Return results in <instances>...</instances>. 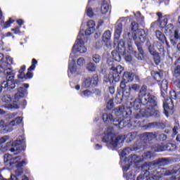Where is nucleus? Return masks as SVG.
Returning <instances> with one entry per match:
<instances>
[{"label": "nucleus", "instance_id": "1", "mask_svg": "<svg viewBox=\"0 0 180 180\" xmlns=\"http://www.w3.org/2000/svg\"><path fill=\"white\" fill-rule=\"evenodd\" d=\"M4 158L6 167L8 168V169H14V168H16L17 169L15 170V175L11 174L8 179H4V176L0 175V180H19L18 176H20L23 174L25 167V165H27V161L22 160L21 162H19L18 160H21L22 156L13 157L11 154H5Z\"/></svg>", "mask_w": 180, "mask_h": 180}, {"label": "nucleus", "instance_id": "2", "mask_svg": "<svg viewBox=\"0 0 180 180\" xmlns=\"http://www.w3.org/2000/svg\"><path fill=\"white\" fill-rule=\"evenodd\" d=\"M136 118V114L134 115V119H129L128 124V129L131 130H134L135 129H143V130H148V129H156L157 130H164L167 127V123L161 122H149L144 124V120L139 121Z\"/></svg>", "mask_w": 180, "mask_h": 180}, {"label": "nucleus", "instance_id": "3", "mask_svg": "<svg viewBox=\"0 0 180 180\" xmlns=\"http://www.w3.org/2000/svg\"><path fill=\"white\" fill-rule=\"evenodd\" d=\"M22 86H20L18 89V92L14 96V101L13 102L17 103L18 104H9L8 108L9 109H25L26 105H27V101L26 100L19 101L22 99V98H25V95H27V88H29V84L24 83Z\"/></svg>", "mask_w": 180, "mask_h": 180}, {"label": "nucleus", "instance_id": "4", "mask_svg": "<svg viewBox=\"0 0 180 180\" xmlns=\"http://www.w3.org/2000/svg\"><path fill=\"white\" fill-rule=\"evenodd\" d=\"M128 83L129 82H126L124 80L120 82V88H121L122 90L117 89L115 96V103H117V105L122 103V102L127 103V102L131 99L130 98V91H129V90L127 91V86H126V84Z\"/></svg>", "mask_w": 180, "mask_h": 180}, {"label": "nucleus", "instance_id": "5", "mask_svg": "<svg viewBox=\"0 0 180 180\" xmlns=\"http://www.w3.org/2000/svg\"><path fill=\"white\" fill-rule=\"evenodd\" d=\"M124 71V68L120 65L117 66L112 65L110 68L108 77H104V82H110V84H113V82H119V81H120V75L123 74Z\"/></svg>", "mask_w": 180, "mask_h": 180}, {"label": "nucleus", "instance_id": "6", "mask_svg": "<svg viewBox=\"0 0 180 180\" xmlns=\"http://www.w3.org/2000/svg\"><path fill=\"white\" fill-rule=\"evenodd\" d=\"M151 116H154V117H160L161 116V112L158 110V101L156 98V104L153 106H148L146 108H142L141 110V115H136V119H141V117H151Z\"/></svg>", "mask_w": 180, "mask_h": 180}, {"label": "nucleus", "instance_id": "7", "mask_svg": "<svg viewBox=\"0 0 180 180\" xmlns=\"http://www.w3.org/2000/svg\"><path fill=\"white\" fill-rule=\"evenodd\" d=\"M138 98L142 99L143 103H150L155 105L157 103V96L147 92V85L143 84L139 91Z\"/></svg>", "mask_w": 180, "mask_h": 180}, {"label": "nucleus", "instance_id": "8", "mask_svg": "<svg viewBox=\"0 0 180 180\" xmlns=\"http://www.w3.org/2000/svg\"><path fill=\"white\" fill-rule=\"evenodd\" d=\"M135 41V44L138 49L139 53L137 51L133 50V46H129V50L131 51L132 54H134V57L137 58V60H143L144 57V51L143 50V44L144 41H146V38H144L143 35H140L139 38L134 39Z\"/></svg>", "mask_w": 180, "mask_h": 180}, {"label": "nucleus", "instance_id": "9", "mask_svg": "<svg viewBox=\"0 0 180 180\" xmlns=\"http://www.w3.org/2000/svg\"><path fill=\"white\" fill-rule=\"evenodd\" d=\"M110 128H108L106 132H104V136H103V143H110L112 147H119L120 146L121 137L120 136H116L113 134Z\"/></svg>", "mask_w": 180, "mask_h": 180}, {"label": "nucleus", "instance_id": "10", "mask_svg": "<svg viewBox=\"0 0 180 180\" xmlns=\"http://www.w3.org/2000/svg\"><path fill=\"white\" fill-rule=\"evenodd\" d=\"M22 144H23V141L22 140H15L14 141L7 142L4 148L5 150L1 151L2 153H5V151H11V153L16 152L15 154H18L25 150V147H23Z\"/></svg>", "mask_w": 180, "mask_h": 180}, {"label": "nucleus", "instance_id": "11", "mask_svg": "<svg viewBox=\"0 0 180 180\" xmlns=\"http://www.w3.org/2000/svg\"><path fill=\"white\" fill-rule=\"evenodd\" d=\"M115 116L117 119H129L131 116V108L120 105L114 110Z\"/></svg>", "mask_w": 180, "mask_h": 180}, {"label": "nucleus", "instance_id": "12", "mask_svg": "<svg viewBox=\"0 0 180 180\" xmlns=\"http://www.w3.org/2000/svg\"><path fill=\"white\" fill-rule=\"evenodd\" d=\"M150 150L152 151H157L158 153H161L162 151H175L176 150V145L174 143H156L150 146Z\"/></svg>", "mask_w": 180, "mask_h": 180}, {"label": "nucleus", "instance_id": "13", "mask_svg": "<svg viewBox=\"0 0 180 180\" xmlns=\"http://www.w3.org/2000/svg\"><path fill=\"white\" fill-rule=\"evenodd\" d=\"M176 98H178V95L176 94V91L175 90H171L169 91V103L165 101L163 103V108L165 110V113L166 116H168V111L167 110H172L174 109V100L176 101Z\"/></svg>", "mask_w": 180, "mask_h": 180}, {"label": "nucleus", "instance_id": "14", "mask_svg": "<svg viewBox=\"0 0 180 180\" xmlns=\"http://www.w3.org/2000/svg\"><path fill=\"white\" fill-rule=\"evenodd\" d=\"M131 106H132L135 110H139V113H136V115H140V116H141V109H146V108H148V106H154V105L150 103H144L143 99L137 97L132 103H131Z\"/></svg>", "mask_w": 180, "mask_h": 180}, {"label": "nucleus", "instance_id": "15", "mask_svg": "<svg viewBox=\"0 0 180 180\" xmlns=\"http://www.w3.org/2000/svg\"><path fill=\"white\" fill-rule=\"evenodd\" d=\"M139 139L147 147H150V146H154L151 145V141L157 139V134L155 132H143L139 135Z\"/></svg>", "mask_w": 180, "mask_h": 180}, {"label": "nucleus", "instance_id": "16", "mask_svg": "<svg viewBox=\"0 0 180 180\" xmlns=\"http://www.w3.org/2000/svg\"><path fill=\"white\" fill-rule=\"evenodd\" d=\"M6 74V81H4L2 82V86L4 88H8V91H12V89H15V83H13V79H15V74L12 70L7 71Z\"/></svg>", "mask_w": 180, "mask_h": 180}, {"label": "nucleus", "instance_id": "17", "mask_svg": "<svg viewBox=\"0 0 180 180\" xmlns=\"http://www.w3.org/2000/svg\"><path fill=\"white\" fill-rule=\"evenodd\" d=\"M98 82H99V77L98 74H94L91 77L84 79L82 84L83 88H91V86H97Z\"/></svg>", "mask_w": 180, "mask_h": 180}, {"label": "nucleus", "instance_id": "18", "mask_svg": "<svg viewBox=\"0 0 180 180\" xmlns=\"http://www.w3.org/2000/svg\"><path fill=\"white\" fill-rule=\"evenodd\" d=\"M82 37H84V34L81 35V34H79L77 36L76 44H75L72 47V50H75L78 53H86V47L84 46V42Z\"/></svg>", "mask_w": 180, "mask_h": 180}, {"label": "nucleus", "instance_id": "19", "mask_svg": "<svg viewBox=\"0 0 180 180\" xmlns=\"http://www.w3.org/2000/svg\"><path fill=\"white\" fill-rule=\"evenodd\" d=\"M168 159L165 158H159L152 162H150L149 164H143V168H146V169H153V168H155V165H158L159 167L167 165L168 164Z\"/></svg>", "mask_w": 180, "mask_h": 180}, {"label": "nucleus", "instance_id": "20", "mask_svg": "<svg viewBox=\"0 0 180 180\" xmlns=\"http://www.w3.org/2000/svg\"><path fill=\"white\" fill-rule=\"evenodd\" d=\"M139 136V132L133 131L128 133L127 135H120L121 139L120 140V144H123L124 143V140L126 143H131L133 140L136 139Z\"/></svg>", "mask_w": 180, "mask_h": 180}, {"label": "nucleus", "instance_id": "21", "mask_svg": "<svg viewBox=\"0 0 180 180\" xmlns=\"http://www.w3.org/2000/svg\"><path fill=\"white\" fill-rule=\"evenodd\" d=\"M37 64V60L33 58L32 60V65L27 69V72L24 75L22 81H26L27 79H32L33 78V72L31 71H34L36 70V65Z\"/></svg>", "mask_w": 180, "mask_h": 180}, {"label": "nucleus", "instance_id": "22", "mask_svg": "<svg viewBox=\"0 0 180 180\" xmlns=\"http://www.w3.org/2000/svg\"><path fill=\"white\" fill-rule=\"evenodd\" d=\"M14 22H15V20H13L11 18L8 19V20L5 22L4 20V15H2V11L0 8V26L1 27H2V29H8V27H11V25Z\"/></svg>", "mask_w": 180, "mask_h": 180}, {"label": "nucleus", "instance_id": "23", "mask_svg": "<svg viewBox=\"0 0 180 180\" xmlns=\"http://www.w3.org/2000/svg\"><path fill=\"white\" fill-rule=\"evenodd\" d=\"M94 4H96V0H89L86 8V13L89 18H94V16L96 15L95 13H94V9L92 6H94Z\"/></svg>", "mask_w": 180, "mask_h": 180}, {"label": "nucleus", "instance_id": "24", "mask_svg": "<svg viewBox=\"0 0 180 180\" xmlns=\"http://www.w3.org/2000/svg\"><path fill=\"white\" fill-rule=\"evenodd\" d=\"M115 122H114V126L115 127H119V129H124V127H127L129 129V120H126V118H115Z\"/></svg>", "mask_w": 180, "mask_h": 180}, {"label": "nucleus", "instance_id": "25", "mask_svg": "<svg viewBox=\"0 0 180 180\" xmlns=\"http://www.w3.org/2000/svg\"><path fill=\"white\" fill-rule=\"evenodd\" d=\"M167 24H168V18H165L160 21V27H162V29H166L167 32H172V29H174V25L170 23L168 25H167Z\"/></svg>", "mask_w": 180, "mask_h": 180}, {"label": "nucleus", "instance_id": "26", "mask_svg": "<svg viewBox=\"0 0 180 180\" xmlns=\"http://www.w3.org/2000/svg\"><path fill=\"white\" fill-rule=\"evenodd\" d=\"M151 146H146V145H144V144H143V143H141V141H136L135 142V143L131 148V151H139V150H141V148H143V150H146V148L151 149Z\"/></svg>", "mask_w": 180, "mask_h": 180}, {"label": "nucleus", "instance_id": "27", "mask_svg": "<svg viewBox=\"0 0 180 180\" xmlns=\"http://www.w3.org/2000/svg\"><path fill=\"white\" fill-rule=\"evenodd\" d=\"M102 119L104 123L107 124H115V122H116V118H113V115L110 113H104L102 115Z\"/></svg>", "mask_w": 180, "mask_h": 180}, {"label": "nucleus", "instance_id": "28", "mask_svg": "<svg viewBox=\"0 0 180 180\" xmlns=\"http://www.w3.org/2000/svg\"><path fill=\"white\" fill-rule=\"evenodd\" d=\"M160 82L161 96L165 98V97L167 96V89H168V80L162 79L160 81Z\"/></svg>", "mask_w": 180, "mask_h": 180}, {"label": "nucleus", "instance_id": "29", "mask_svg": "<svg viewBox=\"0 0 180 180\" xmlns=\"http://www.w3.org/2000/svg\"><path fill=\"white\" fill-rule=\"evenodd\" d=\"M148 50L152 56H153V60L155 65H159L161 63V56L157 51L151 50V46H149Z\"/></svg>", "mask_w": 180, "mask_h": 180}, {"label": "nucleus", "instance_id": "30", "mask_svg": "<svg viewBox=\"0 0 180 180\" xmlns=\"http://www.w3.org/2000/svg\"><path fill=\"white\" fill-rule=\"evenodd\" d=\"M151 76L156 82H161L162 78L164 77V74L162 72H157L155 70H152L150 72Z\"/></svg>", "mask_w": 180, "mask_h": 180}, {"label": "nucleus", "instance_id": "31", "mask_svg": "<svg viewBox=\"0 0 180 180\" xmlns=\"http://www.w3.org/2000/svg\"><path fill=\"white\" fill-rule=\"evenodd\" d=\"M122 30H123V25L122 23H118L115 26L114 39H117V40H119V39H120V35L122 34Z\"/></svg>", "mask_w": 180, "mask_h": 180}, {"label": "nucleus", "instance_id": "32", "mask_svg": "<svg viewBox=\"0 0 180 180\" xmlns=\"http://www.w3.org/2000/svg\"><path fill=\"white\" fill-rule=\"evenodd\" d=\"M114 46H117L119 51H122L126 50V46L124 41L123 39H114Z\"/></svg>", "mask_w": 180, "mask_h": 180}, {"label": "nucleus", "instance_id": "33", "mask_svg": "<svg viewBox=\"0 0 180 180\" xmlns=\"http://www.w3.org/2000/svg\"><path fill=\"white\" fill-rule=\"evenodd\" d=\"M122 79L125 82H131L134 79V75L133 72H124L122 75Z\"/></svg>", "mask_w": 180, "mask_h": 180}, {"label": "nucleus", "instance_id": "34", "mask_svg": "<svg viewBox=\"0 0 180 180\" xmlns=\"http://www.w3.org/2000/svg\"><path fill=\"white\" fill-rule=\"evenodd\" d=\"M125 161H127L130 165L132 164H139V162H140L137 155H130L128 158H125Z\"/></svg>", "mask_w": 180, "mask_h": 180}, {"label": "nucleus", "instance_id": "35", "mask_svg": "<svg viewBox=\"0 0 180 180\" xmlns=\"http://www.w3.org/2000/svg\"><path fill=\"white\" fill-rule=\"evenodd\" d=\"M155 36L157 39H159L160 41H161V43H162L163 44L164 43H165V39H167V37H165V34H164V33L161 32V31L156 30Z\"/></svg>", "mask_w": 180, "mask_h": 180}, {"label": "nucleus", "instance_id": "36", "mask_svg": "<svg viewBox=\"0 0 180 180\" xmlns=\"http://www.w3.org/2000/svg\"><path fill=\"white\" fill-rule=\"evenodd\" d=\"M111 54L115 61H117V63H120V61H122V56H120V51H117L116 50H114L111 52Z\"/></svg>", "mask_w": 180, "mask_h": 180}, {"label": "nucleus", "instance_id": "37", "mask_svg": "<svg viewBox=\"0 0 180 180\" xmlns=\"http://www.w3.org/2000/svg\"><path fill=\"white\" fill-rule=\"evenodd\" d=\"M26 71V65H23L20 67V70H18V79L23 80V78L25 75V72Z\"/></svg>", "mask_w": 180, "mask_h": 180}, {"label": "nucleus", "instance_id": "38", "mask_svg": "<svg viewBox=\"0 0 180 180\" xmlns=\"http://www.w3.org/2000/svg\"><path fill=\"white\" fill-rule=\"evenodd\" d=\"M112 36V33H110V30H106L103 34L102 40L104 43H108L110 40V37Z\"/></svg>", "mask_w": 180, "mask_h": 180}, {"label": "nucleus", "instance_id": "39", "mask_svg": "<svg viewBox=\"0 0 180 180\" xmlns=\"http://www.w3.org/2000/svg\"><path fill=\"white\" fill-rule=\"evenodd\" d=\"M86 70H87L89 72H95V71H96V65L92 62H90L86 64Z\"/></svg>", "mask_w": 180, "mask_h": 180}, {"label": "nucleus", "instance_id": "40", "mask_svg": "<svg viewBox=\"0 0 180 180\" xmlns=\"http://www.w3.org/2000/svg\"><path fill=\"white\" fill-rule=\"evenodd\" d=\"M172 75L174 78L180 79V65L175 66L172 70Z\"/></svg>", "mask_w": 180, "mask_h": 180}, {"label": "nucleus", "instance_id": "41", "mask_svg": "<svg viewBox=\"0 0 180 180\" xmlns=\"http://www.w3.org/2000/svg\"><path fill=\"white\" fill-rule=\"evenodd\" d=\"M23 118L22 117H17L15 119L9 122L10 126H18L22 123Z\"/></svg>", "mask_w": 180, "mask_h": 180}, {"label": "nucleus", "instance_id": "42", "mask_svg": "<svg viewBox=\"0 0 180 180\" xmlns=\"http://www.w3.org/2000/svg\"><path fill=\"white\" fill-rule=\"evenodd\" d=\"M141 89V86L138 84H131V86H129V92L130 93V91H134V92H139Z\"/></svg>", "mask_w": 180, "mask_h": 180}, {"label": "nucleus", "instance_id": "43", "mask_svg": "<svg viewBox=\"0 0 180 180\" xmlns=\"http://www.w3.org/2000/svg\"><path fill=\"white\" fill-rule=\"evenodd\" d=\"M68 70L70 74H75V72H77V65L75 64V62L69 64Z\"/></svg>", "mask_w": 180, "mask_h": 180}, {"label": "nucleus", "instance_id": "44", "mask_svg": "<svg viewBox=\"0 0 180 180\" xmlns=\"http://www.w3.org/2000/svg\"><path fill=\"white\" fill-rule=\"evenodd\" d=\"M101 12L102 15H106V13H108V12H109V5L102 4L101 8Z\"/></svg>", "mask_w": 180, "mask_h": 180}, {"label": "nucleus", "instance_id": "45", "mask_svg": "<svg viewBox=\"0 0 180 180\" xmlns=\"http://www.w3.org/2000/svg\"><path fill=\"white\" fill-rule=\"evenodd\" d=\"M2 102H4L5 103H10V102H12V97L10 94L4 95L1 98Z\"/></svg>", "mask_w": 180, "mask_h": 180}, {"label": "nucleus", "instance_id": "46", "mask_svg": "<svg viewBox=\"0 0 180 180\" xmlns=\"http://www.w3.org/2000/svg\"><path fill=\"white\" fill-rule=\"evenodd\" d=\"M92 60L95 64H99L102 60V57L98 54H94L92 57Z\"/></svg>", "mask_w": 180, "mask_h": 180}, {"label": "nucleus", "instance_id": "47", "mask_svg": "<svg viewBox=\"0 0 180 180\" xmlns=\"http://www.w3.org/2000/svg\"><path fill=\"white\" fill-rule=\"evenodd\" d=\"M143 172H144L143 174H140L139 176H138V177L136 178V180H144L146 179V178H147L146 179L150 180V174H146V171H143Z\"/></svg>", "mask_w": 180, "mask_h": 180}, {"label": "nucleus", "instance_id": "48", "mask_svg": "<svg viewBox=\"0 0 180 180\" xmlns=\"http://www.w3.org/2000/svg\"><path fill=\"white\" fill-rule=\"evenodd\" d=\"M157 47L160 54H165V49H164V46H162L161 43L157 42Z\"/></svg>", "mask_w": 180, "mask_h": 180}, {"label": "nucleus", "instance_id": "49", "mask_svg": "<svg viewBox=\"0 0 180 180\" xmlns=\"http://www.w3.org/2000/svg\"><path fill=\"white\" fill-rule=\"evenodd\" d=\"M113 106H115L113 98H111L108 101L106 108L108 110H111V109H113Z\"/></svg>", "mask_w": 180, "mask_h": 180}, {"label": "nucleus", "instance_id": "50", "mask_svg": "<svg viewBox=\"0 0 180 180\" xmlns=\"http://www.w3.org/2000/svg\"><path fill=\"white\" fill-rule=\"evenodd\" d=\"M131 26L132 32H137V30H139V23H137L136 21H133L131 23Z\"/></svg>", "mask_w": 180, "mask_h": 180}, {"label": "nucleus", "instance_id": "51", "mask_svg": "<svg viewBox=\"0 0 180 180\" xmlns=\"http://www.w3.org/2000/svg\"><path fill=\"white\" fill-rule=\"evenodd\" d=\"M142 157H143V160H150V158H151V151L145 152L142 155Z\"/></svg>", "mask_w": 180, "mask_h": 180}, {"label": "nucleus", "instance_id": "52", "mask_svg": "<svg viewBox=\"0 0 180 180\" xmlns=\"http://www.w3.org/2000/svg\"><path fill=\"white\" fill-rule=\"evenodd\" d=\"M11 32H13L14 34H22V32H20V27H15L14 28L11 29Z\"/></svg>", "mask_w": 180, "mask_h": 180}, {"label": "nucleus", "instance_id": "53", "mask_svg": "<svg viewBox=\"0 0 180 180\" xmlns=\"http://www.w3.org/2000/svg\"><path fill=\"white\" fill-rule=\"evenodd\" d=\"M0 129L1 130H6L8 129V124L2 120H0Z\"/></svg>", "mask_w": 180, "mask_h": 180}, {"label": "nucleus", "instance_id": "54", "mask_svg": "<svg viewBox=\"0 0 180 180\" xmlns=\"http://www.w3.org/2000/svg\"><path fill=\"white\" fill-rule=\"evenodd\" d=\"M94 32H95V28H89L88 27V28L85 30V34H86V36H91Z\"/></svg>", "mask_w": 180, "mask_h": 180}, {"label": "nucleus", "instance_id": "55", "mask_svg": "<svg viewBox=\"0 0 180 180\" xmlns=\"http://www.w3.org/2000/svg\"><path fill=\"white\" fill-rule=\"evenodd\" d=\"M91 94L96 95V96H101L102 91L99 89H94L92 90Z\"/></svg>", "mask_w": 180, "mask_h": 180}, {"label": "nucleus", "instance_id": "56", "mask_svg": "<svg viewBox=\"0 0 180 180\" xmlns=\"http://www.w3.org/2000/svg\"><path fill=\"white\" fill-rule=\"evenodd\" d=\"M6 60L8 65H12V64H13V58H12V57L10 56H7L6 57Z\"/></svg>", "mask_w": 180, "mask_h": 180}, {"label": "nucleus", "instance_id": "57", "mask_svg": "<svg viewBox=\"0 0 180 180\" xmlns=\"http://www.w3.org/2000/svg\"><path fill=\"white\" fill-rule=\"evenodd\" d=\"M87 26L89 28L95 29V21L90 20L87 22Z\"/></svg>", "mask_w": 180, "mask_h": 180}, {"label": "nucleus", "instance_id": "58", "mask_svg": "<svg viewBox=\"0 0 180 180\" xmlns=\"http://www.w3.org/2000/svg\"><path fill=\"white\" fill-rule=\"evenodd\" d=\"M82 94L84 95V96H86L87 98L91 96L92 95V91L86 89L82 92Z\"/></svg>", "mask_w": 180, "mask_h": 180}, {"label": "nucleus", "instance_id": "59", "mask_svg": "<svg viewBox=\"0 0 180 180\" xmlns=\"http://www.w3.org/2000/svg\"><path fill=\"white\" fill-rule=\"evenodd\" d=\"M77 65H79V67H81L85 63V59H84V58H79V59H77Z\"/></svg>", "mask_w": 180, "mask_h": 180}, {"label": "nucleus", "instance_id": "60", "mask_svg": "<svg viewBox=\"0 0 180 180\" xmlns=\"http://www.w3.org/2000/svg\"><path fill=\"white\" fill-rule=\"evenodd\" d=\"M9 139V136H4L0 139V146L1 144H4V143H6L8 140Z\"/></svg>", "mask_w": 180, "mask_h": 180}, {"label": "nucleus", "instance_id": "61", "mask_svg": "<svg viewBox=\"0 0 180 180\" xmlns=\"http://www.w3.org/2000/svg\"><path fill=\"white\" fill-rule=\"evenodd\" d=\"M130 150V148H124V150H122L121 152V155L122 157H126L127 152Z\"/></svg>", "mask_w": 180, "mask_h": 180}, {"label": "nucleus", "instance_id": "62", "mask_svg": "<svg viewBox=\"0 0 180 180\" xmlns=\"http://www.w3.org/2000/svg\"><path fill=\"white\" fill-rule=\"evenodd\" d=\"M178 130H179V127L178 126H174L172 129L173 136H176L178 134Z\"/></svg>", "mask_w": 180, "mask_h": 180}, {"label": "nucleus", "instance_id": "63", "mask_svg": "<svg viewBox=\"0 0 180 180\" xmlns=\"http://www.w3.org/2000/svg\"><path fill=\"white\" fill-rule=\"evenodd\" d=\"M101 35H102V32H101L100 31H96L94 34V37L95 39H99V37H101Z\"/></svg>", "mask_w": 180, "mask_h": 180}, {"label": "nucleus", "instance_id": "64", "mask_svg": "<svg viewBox=\"0 0 180 180\" xmlns=\"http://www.w3.org/2000/svg\"><path fill=\"white\" fill-rule=\"evenodd\" d=\"M125 60H126V61H129L130 63V61H131L133 60V58L131 57V55H126Z\"/></svg>", "mask_w": 180, "mask_h": 180}]
</instances>
